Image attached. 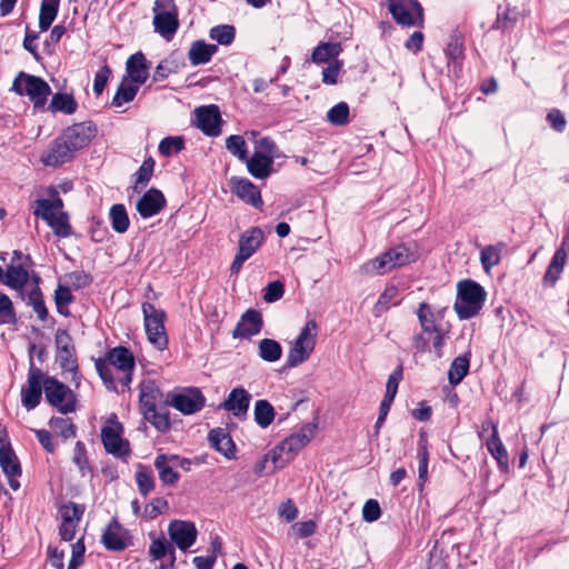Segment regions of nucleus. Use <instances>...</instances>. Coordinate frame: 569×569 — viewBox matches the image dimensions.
<instances>
[{
    "instance_id": "obj_44",
    "label": "nucleus",
    "mask_w": 569,
    "mask_h": 569,
    "mask_svg": "<svg viewBox=\"0 0 569 569\" xmlns=\"http://www.w3.org/2000/svg\"><path fill=\"white\" fill-rule=\"evenodd\" d=\"M417 457L419 460L418 478L420 482H425L428 478L429 463L428 441L425 433H420Z\"/></svg>"
},
{
    "instance_id": "obj_14",
    "label": "nucleus",
    "mask_w": 569,
    "mask_h": 569,
    "mask_svg": "<svg viewBox=\"0 0 569 569\" xmlns=\"http://www.w3.org/2000/svg\"><path fill=\"white\" fill-rule=\"evenodd\" d=\"M168 533L173 546L187 551L197 540V528L193 522L172 520L168 526Z\"/></svg>"
},
{
    "instance_id": "obj_62",
    "label": "nucleus",
    "mask_w": 569,
    "mask_h": 569,
    "mask_svg": "<svg viewBox=\"0 0 569 569\" xmlns=\"http://www.w3.org/2000/svg\"><path fill=\"white\" fill-rule=\"evenodd\" d=\"M381 516V509L377 500L369 499L365 502L362 508V518L367 522H373Z\"/></svg>"
},
{
    "instance_id": "obj_23",
    "label": "nucleus",
    "mask_w": 569,
    "mask_h": 569,
    "mask_svg": "<svg viewBox=\"0 0 569 569\" xmlns=\"http://www.w3.org/2000/svg\"><path fill=\"white\" fill-rule=\"evenodd\" d=\"M127 539L128 531L117 520H112L102 535L103 546L112 551L126 549Z\"/></svg>"
},
{
    "instance_id": "obj_57",
    "label": "nucleus",
    "mask_w": 569,
    "mask_h": 569,
    "mask_svg": "<svg viewBox=\"0 0 569 569\" xmlns=\"http://www.w3.org/2000/svg\"><path fill=\"white\" fill-rule=\"evenodd\" d=\"M341 60H333L322 71V82L326 84H336L338 82V76L342 69Z\"/></svg>"
},
{
    "instance_id": "obj_11",
    "label": "nucleus",
    "mask_w": 569,
    "mask_h": 569,
    "mask_svg": "<svg viewBox=\"0 0 569 569\" xmlns=\"http://www.w3.org/2000/svg\"><path fill=\"white\" fill-rule=\"evenodd\" d=\"M47 377L33 362L30 363L27 383L21 389V402L28 411L33 410L40 403Z\"/></svg>"
},
{
    "instance_id": "obj_15",
    "label": "nucleus",
    "mask_w": 569,
    "mask_h": 569,
    "mask_svg": "<svg viewBox=\"0 0 569 569\" xmlns=\"http://www.w3.org/2000/svg\"><path fill=\"white\" fill-rule=\"evenodd\" d=\"M0 467L8 479L10 488L16 491L20 488L21 466L10 443H4L2 438H0Z\"/></svg>"
},
{
    "instance_id": "obj_52",
    "label": "nucleus",
    "mask_w": 569,
    "mask_h": 569,
    "mask_svg": "<svg viewBox=\"0 0 569 569\" xmlns=\"http://www.w3.org/2000/svg\"><path fill=\"white\" fill-rule=\"evenodd\" d=\"M227 150L237 157L239 160H247V144L243 137L238 134H232L226 140Z\"/></svg>"
},
{
    "instance_id": "obj_19",
    "label": "nucleus",
    "mask_w": 569,
    "mask_h": 569,
    "mask_svg": "<svg viewBox=\"0 0 569 569\" xmlns=\"http://www.w3.org/2000/svg\"><path fill=\"white\" fill-rule=\"evenodd\" d=\"M76 151L69 146L67 141L60 136L57 138L41 160L46 166L57 167L70 161Z\"/></svg>"
},
{
    "instance_id": "obj_33",
    "label": "nucleus",
    "mask_w": 569,
    "mask_h": 569,
    "mask_svg": "<svg viewBox=\"0 0 569 569\" xmlns=\"http://www.w3.org/2000/svg\"><path fill=\"white\" fill-rule=\"evenodd\" d=\"M154 30L164 39L170 40L177 32L179 22L178 13H158L153 17Z\"/></svg>"
},
{
    "instance_id": "obj_32",
    "label": "nucleus",
    "mask_w": 569,
    "mask_h": 569,
    "mask_svg": "<svg viewBox=\"0 0 569 569\" xmlns=\"http://www.w3.org/2000/svg\"><path fill=\"white\" fill-rule=\"evenodd\" d=\"M488 427H492L491 437L486 441V446L491 456L497 460L502 470L508 468V452L501 442L496 425L488 422Z\"/></svg>"
},
{
    "instance_id": "obj_21",
    "label": "nucleus",
    "mask_w": 569,
    "mask_h": 569,
    "mask_svg": "<svg viewBox=\"0 0 569 569\" xmlns=\"http://www.w3.org/2000/svg\"><path fill=\"white\" fill-rule=\"evenodd\" d=\"M251 400V395L242 387L230 391L221 407L230 411L234 417H242L247 413Z\"/></svg>"
},
{
    "instance_id": "obj_26",
    "label": "nucleus",
    "mask_w": 569,
    "mask_h": 569,
    "mask_svg": "<svg viewBox=\"0 0 569 569\" xmlns=\"http://www.w3.org/2000/svg\"><path fill=\"white\" fill-rule=\"evenodd\" d=\"M101 440L103 442L106 451L109 453L121 457L128 452V448L121 438L119 426L103 427L101 430Z\"/></svg>"
},
{
    "instance_id": "obj_12",
    "label": "nucleus",
    "mask_w": 569,
    "mask_h": 569,
    "mask_svg": "<svg viewBox=\"0 0 569 569\" xmlns=\"http://www.w3.org/2000/svg\"><path fill=\"white\" fill-rule=\"evenodd\" d=\"M167 402L183 415L199 412L206 403V398L198 388H186L168 396Z\"/></svg>"
},
{
    "instance_id": "obj_20",
    "label": "nucleus",
    "mask_w": 569,
    "mask_h": 569,
    "mask_svg": "<svg viewBox=\"0 0 569 569\" xmlns=\"http://www.w3.org/2000/svg\"><path fill=\"white\" fill-rule=\"evenodd\" d=\"M166 206V199L161 191L157 189L148 190L138 201L137 211L147 219L158 214Z\"/></svg>"
},
{
    "instance_id": "obj_30",
    "label": "nucleus",
    "mask_w": 569,
    "mask_h": 569,
    "mask_svg": "<svg viewBox=\"0 0 569 569\" xmlns=\"http://www.w3.org/2000/svg\"><path fill=\"white\" fill-rule=\"evenodd\" d=\"M217 51V44H208L202 40H197L192 42L188 52V58L192 66L206 64L211 60L212 56Z\"/></svg>"
},
{
    "instance_id": "obj_37",
    "label": "nucleus",
    "mask_w": 569,
    "mask_h": 569,
    "mask_svg": "<svg viewBox=\"0 0 569 569\" xmlns=\"http://www.w3.org/2000/svg\"><path fill=\"white\" fill-rule=\"evenodd\" d=\"M60 0H42L39 13V28L41 31H47L54 21Z\"/></svg>"
},
{
    "instance_id": "obj_9",
    "label": "nucleus",
    "mask_w": 569,
    "mask_h": 569,
    "mask_svg": "<svg viewBox=\"0 0 569 569\" xmlns=\"http://www.w3.org/2000/svg\"><path fill=\"white\" fill-rule=\"evenodd\" d=\"M388 9L398 24L422 27L423 9L418 0H387Z\"/></svg>"
},
{
    "instance_id": "obj_25",
    "label": "nucleus",
    "mask_w": 569,
    "mask_h": 569,
    "mask_svg": "<svg viewBox=\"0 0 569 569\" xmlns=\"http://www.w3.org/2000/svg\"><path fill=\"white\" fill-rule=\"evenodd\" d=\"M179 457L174 455H158L154 459V467L158 470L159 478L164 485H174L179 479V473L174 471L178 467Z\"/></svg>"
},
{
    "instance_id": "obj_8",
    "label": "nucleus",
    "mask_w": 569,
    "mask_h": 569,
    "mask_svg": "<svg viewBox=\"0 0 569 569\" xmlns=\"http://www.w3.org/2000/svg\"><path fill=\"white\" fill-rule=\"evenodd\" d=\"M44 395L47 401L61 413H70L76 410V396L72 390L54 377L44 380Z\"/></svg>"
},
{
    "instance_id": "obj_13",
    "label": "nucleus",
    "mask_w": 569,
    "mask_h": 569,
    "mask_svg": "<svg viewBox=\"0 0 569 569\" xmlns=\"http://www.w3.org/2000/svg\"><path fill=\"white\" fill-rule=\"evenodd\" d=\"M194 124L208 137L221 133V114L216 104L201 106L194 109Z\"/></svg>"
},
{
    "instance_id": "obj_10",
    "label": "nucleus",
    "mask_w": 569,
    "mask_h": 569,
    "mask_svg": "<svg viewBox=\"0 0 569 569\" xmlns=\"http://www.w3.org/2000/svg\"><path fill=\"white\" fill-rule=\"evenodd\" d=\"M13 90L20 96H27L34 106H43L51 90L49 84L39 77L20 72L13 81Z\"/></svg>"
},
{
    "instance_id": "obj_64",
    "label": "nucleus",
    "mask_w": 569,
    "mask_h": 569,
    "mask_svg": "<svg viewBox=\"0 0 569 569\" xmlns=\"http://www.w3.org/2000/svg\"><path fill=\"white\" fill-rule=\"evenodd\" d=\"M82 513L83 510L74 503H70L61 508V519L66 522L79 523Z\"/></svg>"
},
{
    "instance_id": "obj_35",
    "label": "nucleus",
    "mask_w": 569,
    "mask_h": 569,
    "mask_svg": "<svg viewBox=\"0 0 569 569\" xmlns=\"http://www.w3.org/2000/svg\"><path fill=\"white\" fill-rule=\"evenodd\" d=\"M567 257H568L567 251L563 248H559L555 252V254L547 268V271L543 276V282L546 284L553 286L558 281V279L560 278V276L563 271V267L566 264Z\"/></svg>"
},
{
    "instance_id": "obj_4",
    "label": "nucleus",
    "mask_w": 569,
    "mask_h": 569,
    "mask_svg": "<svg viewBox=\"0 0 569 569\" xmlns=\"http://www.w3.org/2000/svg\"><path fill=\"white\" fill-rule=\"evenodd\" d=\"M315 431V425H305L269 451L264 460L272 461L273 470L284 467L312 439Z\"/></svg>"
},
{
    "instance_id": "obj_3",
    "label": "nucleus",
    "mask_w": 569,
    "mask_h": 569,
    "mask_svg": "<svg viewBox=\"0 0 569 569\" xmlns=\"http://www.w3.org/2000/svg\"><path fill=\"white\" fill-rule=\"evenodd\" d=\"M52 199H38L34 201L33 213L44 220L59 238H68L72 233L68 213L62 210L63 201L58 192L49 190Z\"/></svg>"
},
{
    "instance_id": "obj_46",
    "label": "nucleus",
    "mask_w": 569,
    "mask_h": 569,
    "mask_svg": "<svg viewBox=\"0 0 569 569\" xmlns=\"http://www.w3.org/2000/svg\"><path fill=\"white\" fill-rule=\"evenodd\" d=\"M153 167L154 162L152 159H148L142 162L139 170L134 174L136 180L133 189L136 192H140L147 187L152 177Z\"/></svg>"
},
{
    "instance_id": "obj_16",
    "label": "nucleus",
    "mask_w": 569,
    "mask_h": 569,
    "mask_svg": "<svg viewBox=\"0 0 569 569\" xmlns=\"http://www.w3.org/2000/svg\"><path fill=\"white\" fill-rule=\"evenodd\" d=\"M97 133V127L91 122H80L68 127L61 137L77 152L86 148Z\"/></svg>"
},
{
    "instance_id": "obj_5",
    "label": "nucleus",
    "mask_w": 569,
    "mask_h": 569,
    "mask_svg": "<svg viewBox=\"0 0 569 569\" xmlns=\"http://www.w3.org/2000/svg\"><path fill=\"white\" fill-rule=\"evenodd\" d=\"M485 299L486 292L479 283L463 280L458 283V297L453 309L460 319H470L480 311Z\"/></svg>"
},
{
    "instance_id": "obj_2",
    "label": "nucleus",
    "mask_w": 569,
    "mask_h": 569,
    "mask_svg": "<svg viewBox=\"0 0 569 569\" xmlns=\"http://www.w3.org/2000/svg\"><path fill=\"white\" fill-rule=\"evenodd\" d=\"M418 258L419 253L416 243H400L366 261L360 267V271L366 276H381L396 268L415 262Z\"/></svg>"
},
{
    "instance_id": "obj_28",
    "label": "nucleus",
    "mask_w": 569,
    "mask_h": 569,
    "mask_svg": "<svg viewBox=\"0 0 569 569\" xmlns=\"http://www.w3.org/2000/svg\"><path fill=\"white\" fill-rule=\"evenodd\" d=\"M263 240L264 234L259 227L250 228L241 234L238 252L250 258L260 248Z\"/></svg>"
},
{
    "instance_id": "obj_63",
    "label": "nucleus",
    "mask_w": 569,
    "mask_h": 569,
    "mask_svg": "<svg viewBox=\"0 0 569 569\" xmlns=\"http://www.w3.org/2000/svg\"><path fill=\"white\" fill-rule=\"evenodd\" d=\"M283 293V284L280 281H273L267 284L263 300L267 302H276L282 298Z\"/></svg>"
},
{
    "instance_id": "obj_42",
    "label": "nucleus",
    "mask_w": 569,
    "mask_h": 569,
    "mask_svg": "<svg viewBox=\"0 0 569 569\" xmlns=\"http://www.w3.org/2000/svg\"><path fill=\"white\" fill-rule=\"evenodd\" d=\"M110 220L112 229L118 233H123L129 228V217L123 204H113L110 208Z\"/></svg>"
},
{
    "instance_id": "obj_18",
    "label": "nucleus",
    "mask_w": 569,
    "mask_h": 569,
    "mask_svg": "<svg viewBox=\"0 0 569 569\" xmlns=\"http://www.w3.org/2000/svg\"><path fill=\"white\" fill-rule=\"evenodd\" d=\"M230 189L241 200L251 204L252 207H262L263 201L261 199L260 190L250 180L244 178L232 177L230 179Z\"/></svg>"
},
{
    "instance_id": "obj_56",
    "label": "nucleus",
    "mask_w": 569,
    "mask_h": 569,
    "mask_svg": "<svg viewBox=\"0 0 569 569\" xmlns=\"http://www.w3.org/2000/svg\"><path fill=\"white\" fill-rule=\"evenodd\" d=\"M402 378V369L401 367L397 368L388 378L386 385V393L383 399L388 401H393L398 391L399 382Z\"/></svg>"
},
{
    "instance_id": "obj_50",
    "label": "nucleus",
    "mask_w": 569,
    "mask_h": 569,
    "mask_svg": "<svg viewBox=\"0 0 569 569\" xmlns=\"http://www.w3.org/2000/svg\"><path fill=\"white\" fill-rule=\"evenodd\" d=\"M147 421L156 427L157 430L164 432L170 428V421L167 412H160L157 408L142 412Z\"/></svg>"
},
{
    "instance_id": "obj_48",
    "label": "nucleus",
    "mask_w": 569,
    "mask_h": 569,
    "mask_svg": "<svg viewBox=\"0 0 569 569\" xmlns=\"http://www.w3.org/2000/svg\"><path fill=\"white\" fill-rule=\"evenodd\" d=\"M138 490L142 496H148L154 489V478L151 471L140 466L136 472Z\"/></svg>"
},
{
    "instance_id": "obj_54",
    "label": "nucleus",
    "mask_w": 569,
    "mask_h": 569,
    "mask_svg": "<svg viewBox=\"0 0 569 569\" xmlns=\"http://www.w3.org/2000/svg\"><path fill=\"white\" fill-rule=\"evenodd\" d=\"M184 141L180 137H167L163 138L159 143V152L162 156L169 157L173 153H178L183 149Z\"/></svg>"
},
{
    "instance_id": "obj_31",
    "label": "nucleus",
    "mask_w": 569,
    "mask_h": 569,
    "mask_svg": "<svg viewBox=\"0 0 569 569\" xmlns=\"http://www.w3.org/2000/svg\"><path fill=\"white\" fill-rule=\"evenodd\" d=\"M139 402L141 411L157 408V403L161 398V391L152 380H144L140 383Z\"/></svg>"
},
{
    "instance_id": "obj_43",
    "label": "nucleus",
    "mask_w": 569,
    "mask_h": 569,
    "mask_svg": "<svg viewBox=\"0 0 569 569\" xmlns=\"http://www.w3.org/2000/svg\"><path fill=\"white\" fill-rule=\"evenodd\" d=\"M139 88L140 87L138 84L130 81L127 82V80L123 79L112 99V104L114 107H121L124 103L132 101L137 96Z\"/></svg>"
},
{
    "instance_id": "obj_58",
    "label": "nucleus",
    "mask_w": 569,
    "mask_h": 569,
    "mask_svg": "<svg viewBox=\"0 0 569 569\" xmlns=\"http://www.w3.org/2000/svg\"><path fill=\"white\" fill-rule=\"evenodd\" d=\"M317 530V523L313 520L296 522L291 526L290 531L297 538H308Z\"/></svg>"
},
{
    "instance_id": "obj_29",
    "label": "nucleus",
    "mask_w": 569,
    "mask_h": 569,
    "mask_svg": "<svg viewBox=\"0 0 569 569\" xmlns=\"http://www.w3.org/2000/svg\"><path fill=\"white\" fill-rule=\"evenodd\" d=\"M149 556L152 560H160L162 558H169V567L174 568L176 563V551L171 541H167V539L161 536L152 539L149 546Z\"/></svg>"
},
{
    "instance_id": "obj_22",
    "label": "nucleus",
    "mask_w": 569,
    "mask_h": 569,
    "mask_svg": "<svg viewBox=\"0 0 569 569\" xmlns=\"http://www.w3.org/2000/svg\"><path fill=\"white\" fill-rule=\"evenodd\" d=\"M126 71L130 82L143 84L149 77V67L147 59L142 52H136L131 54L126 62Z\"/></svg>"
},
{
    "instance_id": "obj_24",
    "label": "nucleus",
    "mask_w": 569,
    "mask_h": 569,
    "mask_svg": "<svg viewBox=\"0 0 569 569\" xmlns=\"http://www.w3.org/2000/svg\"><path fill=\"white\" fill-rule=\"evenodd\" d=\"M246 164L249 173L256 179H266L271 174L273 166V156L266 154L261 151H254L248 158Z\"/></svg>"
},
{
    "instance_id": "obj_36",
    "label": "nucleus",
    "mask_w": 569,
    "mask_h": 569,
    "mask_svg": "<svg viewBox=\"0 0 569 569\" xmlns=\"http://www.w3.org/2000/svg\"><path fill=\"white\" fill-rule=\"evenodd\" d=\"M470 365V351L453 359L448 371V380L451 386L459 385L468 375Z\"/></svg>"
},
{
    "instance_id": "obj_47",
    "label": "nucleus",
    "mask_w": 569,
    "mask_h": 569,
    "mask_svg": "<svg viewBox=\"0 0 569 569\" xmlns=\"http://www.w3.org/2000/svg\"><path fill=\"white\" fill-rule=\"evenodd\" d=\"M236 29L230 24H221L211 28L210 38L216 40L219 44L229 46L234 40Z\"/></svg>"
},
{
    "instance_id": "obj_49",
    "label": "nucleus",
    "mask_w": 569,
    "mask_h": 569,
    "mask_svg": "<svg viewBox=\"0 0 569 569\" xmlns=\"http://www.w3.org/2000/svg\"><path fill=\"white\" fill-rule=\"evenodd\" d=\"M50 427L63 439L73 438L76 436V427L71 419L54 417L50 420Z\"/></svg>"
},
{
    "instance_id": "obj_53",
    "label": "nucleus",
    "mask_w": 569,
    "mask_h": 569,
    "mask_svg": "<svg viewBox=\"0 0 569 569\" xmlns=\"http://www.w3.org/2000/svg\"><path fill=\"white\" fill-rule=\"evenodd\" d=\"M349 106L346 102H339L327 113V119L335 126H343L348 122Z\"/></svg>"
},
{
    "instance_id": "obj_60",
    "label": "nucleus",
    "mask_w": 569,
    "mask_h": 569,
    "mask_svg": "<svg viewBox=\"0 0 569 569\" xmlns=\"http://www.w3.org/2000/svg\"><path fill=\"white\" fill-rule=\"evenodd\" d=\"M54 340L58 352L68 353L69 351H74L72 339L67 330L58 329L56 331Z\"/></svg>"
},
{
    "instance_id": "obj_17",
    "label": "nucleus",
    "mask_w": 569,
    "mask_h": 569,
    "mask_svg": "<svg viewBox=\"0 0 569 569\" xmlns=\"http://www.w3.org/2000/svg\"><path fill=\"white\" fill-rule=\"evenodd\" d=\"M262 316L254 309H248L240 318L237 327L232 331L233 338L248 339L258 335L262 330Z\"/></svg>"
},
{
    "instance_id": "obj_7",
    "label": "nucleus",
    "mask_w": 569,
    "mask_h": 569,
    "mask_svg": "<svg viewBox=\"0 0 569 569\" xmlns=\"http://www.w3.org/2000/svg\"><path fill=\"white\" fill-rule=\"evenodd\" d=\"M318 326L315 320H308L296 338L287 356V366L295 368L309 359L316 346Z\"/></svg>"
},
{
    "instance_id": "obj_39",
    "label": "nucleus",
    "mask_w": 569,
    "mask_h": 569,
    "mask_svg": "<svg viewBox=\"0 0 569 569\" xmlns=\"http://www.w3.org/2000/svg\"><path fill=\"white\" fill-rule=\"evenodd\" d=\"M259 357L267 362L278 361L282 356L280 343L273 339L264 338L258 345Z\"/></svg>"
},
{
    "instance_id": "obj_34",
    "label": "nucleus",
    "mask_w": 569,
    "mask_h": 569,
    "mask_svg": "<svg viewBox=\"0 0 569 569\" xmlns=\"http://www.w3.org/2000/svg\"><path fill=\"white\" fill-rule=\"evenodd\" d=\"M342 47L339 42H321L312 52L311 61L315 63H330L338 60L337 57L341 53Z\"/></svg>"
},
{
    "instance_id": "obj_38",
    "label": "nucleus",
    "mask_w": 569,
    "mask_h": 569,
    "mask_svg": "<svg viewBox=\"0 0 569 569\" xmlns=\"http://www.w3.org/2000/svg\"><path fill=\"white\" fill-rule=\"evenodd\" d=\"M29 280L27 269L21 264H13L7 267L4 283L13 289H22Z\"/></svg>"
},
{
    "instance_id": "obj_27",
    "label": "nucleus",
    "mask_w": 569,
    "mask_h": 569,
    "mask_svg": "<svg viewBox=\"0 0 569 569\" xmlns=\"http://www.w3.org/2000/svg\"><path fill=\"white\" fill-rule=\"evenodd\" d=\"M212 448L222 453L228 459L234 457L236 446L230 435L222 428L212 429L208 436Z\"/></svg>"
},
{
    "instance_id": "obj_61",
    "label": "nucleus",
    "mask_w": 569,
    "mask_h": 569,
    "mask_svg": "<svg viewBox=\"0 0 569 569\" xmlns=\"http://www.w3.org/2000/svg\"><path fill=\"white\" fill-rule=\"evenodd\" d=\"M433 332H425L423 329L412 338V347L417 353L430 350V341Z\"/></svg>"
},
{
    "instance_id": "obj_6",
    "label": "nucleus",
    "mask_w": 569,
    "mask_h": 569,
    "mask_svg": "<svg viewBox=\"0 0 569 569\" xmlns=\"http://www.w3.org/2000/svg\"><path fill=\"white\" fill-rule=\"evenodd\" d=\"M144 329L148 340L158 350L168 347V337L164 328L166 312L150 302L142 303Z\"/></svg>"
},
{
    "instance_id": "obj_51",
    "label": "nucleus",
    "mask_w": 569,
    "mask_h": 569,
    "mask_svg": "<svg viewBox=\"0 0 569 569\" xmlns=\"http://www.w3.org/2000/svg\"><path fill=\"white\" fill-rule=\"evenodd\" d=\"M50 107L56 111H62L67 114H71L77 110V102L69 94L57 93L53 96Z\"/></svg>"
},
{
    "instance_id": "obj_59",
    "label": "nucleus",
    "mask_w": 569,
    "mask_h": 569,
    "mask_svg": "<svg viewBox=\"0 0 569 569\" xmlns=\"http://www.w3.org/2000/svg\"><path fill=\"white\" fill-rule=\"evenodd\" d=\"M168 509V501L163 498H154L144 507V516L154 519Z\"/></svg>"
},
{
    "instance_id": "obj_41",
    "label": "nucleus",
    "mask_w": 569,
    "mask_h": 569,
    "mask_svg": "<svg viewBox=\"0 0 569 569\" xmlns=\"http://www.w3.org/2000/svg\"><path fill=\"white\" fill-rule=\"evenodd\" d=\"M503 244H490L481 248L480 262L486 272H490L491 268L499 264L501 260V251Z\"/></svg>"
},
{
    "instance_id": "obj_40",
    "label": "nucleus",
    "mask_w": 569,
    "mask_h": 569,
    "mask_svg": "<svg viewBox=\"0 0 569 569\" xmlns=\"http://www.w3.org/2000/svg\"><path fill=\"white\" fill-rule=\"evenodd\" d=\"M254 421L261 428H267L274 419V409L267 400H258L254 403Z\"/></svg>"
},
{
    "instance_id": "obj_1",
    "label": "nucleus",
    "mask_w": 569,
    "mask_h": 569,
    "mask_svg": "<svg viewBox=\"0 0 569 569\" xmlns=\"http://www.w3.org/2000/svg\"><path fill=\"white\" fill-rule=\"evenodd\" d=\"M134 357L124 347H116L108 351L104 359L96 361V369L108 389H116V380L122 387H129L132 381Z\"/></svg>"
},
{
    "instance_id": "obj_55",
    "label": "nucleus",
    "mask_w": 569,
    "mask_h": 569,
    "mask_svg": "<svg viewBox=\"0 0 569 569\" xmlns=\"http://www.w3.org/2000/svg\"><path fill=\"white\" fill-rule=\"evenodd\" d=\"M74 351H69L68 353L58 352V361L60 367L70 373H72V379L76 380V385H79L78 378V365L77 360L73 356Z\"/></svg>"
},
{
    "instance_id": "obj_45",
    "label": "nucleus",
    "mask_w": 569,
    "mask_h": 569,
    "mask_svg": "<svg viewBox=\"0 0 569 569\" xmlns=\"http://www.w3.org/2000/svg\"><path fill=\"white\" fill-rule=\"evenodd\" d=\"M417 317L420 328L423 329L425 332H435L436 330L440 329L436 325L435 315L431 310V307L427 302L419 305Z\"/></svg>"
}]
</instances>
